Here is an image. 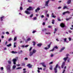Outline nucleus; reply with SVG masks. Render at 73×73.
Segmentation results:
<instances>
[{
	"instance_id": "nucleus-1",
	"label": "nucleus",
	"mask_w": 73,
	"mask_h": 73,
	"mask_svg": "<svg viewBox=\"0 0 73 73\" xmlns=\"http://www.w3.org/2000/svg\"><path fill=\"white\" fill-rule=\"evenodd\" d=\"M36 52V50L35 49H33V52H30V56H31L34 53H35Z\"/></svg>"
},
{
	"instance_id": "nucleus-2",
	"label": "nucleus",
	"mask_w": 73,
	"mask_h": 73,
	"mask_svg": "<svg viewBox=\"0 0 73 73\" xmlns=\"http://www.w3.org/2000/svg\"><path fill=\"white\" fill-rule=\"evenodd\" d=\"M58 66V64H57L55 66V67L54 68V70L55 73H57V68Z\"/></svg>"
},
{
	"instance_id": "nucleus-3",
	"label": "nucleus",
	"mask_w": 73,
	"mask_h": 73,
	"mask_svg": "<svg viewBox=\"0 0 73 73\" xmlns=\"http://www.w3.org/2000/svg\"><path fill=\"white\" fill-rule=\"evenodd\" d=\"M7 69L9 72H11V66L10 65H8L7 67Z\"/></svg>"
},
{
	"instance_id": "nucleus-4",
	"label": "nucleus",
	"mask_w": 73,
	"mask_h": 73,
	"mask_svg": "<svg viewBox=\"0 0 73 73\" xmlns=\"http://www.w3.org/2000/svg\"><path fill=\"white\" fill-rule=\"evenodd\" d=\"M12 61H13V64H14V65H16V62L17 61V59L16 58H14L13 59Z\"/></svg>"
},
{
	"instance_id": "nucleus-5",
	"label": "nucleus",
	"mask_w": 73,
	"mask_h": 73,
	"mask_svg": "<svg viewBox=\"0 0 73 73\" xmlns=\"http://www.w3.org/2000/svg\"><path fill=\"white\" fill-rule=\"evenodd\" d=\"M27 11H32V10H33V8L32 7L29 6V8H27Z\"/></svg>"
},
{
	"instance_id": "nucleus-6",
	"label": "nucleus",
	"mask_w": 73,
	"mask_h": 73,
	"mask_svg": "<svg viewBox=\"0 0 73 73\" xmlns=\"http://www.w3.org/2000/svg\"><path fill=\"white\" fill-rule=\"evenodd\" d=\"M54 48H55L56 49H58V47L57 46H55V47H54V48H53L50 51V52H52L53 51H54Z\"/></svg>"
},
{
	"instance_id": "nucleus-7",
	"label": "nucleus",
	"mask_w": 73,
	"mask_h": 73,
	"mask_svg": "<svg viewBox=\"0 0 73 73\" xmlns=\"http://www.w3.org/2000/svg\"><path fill=\"white\" fill-rule=\"evenodd\" d=\"M49 0H48L45 2V5L46 7H48V4H49Z\"/></svg>"
},
{
	"instance_id": "nucleus-8",
	"label": "nucleus",
	"mask_w": 73,
	"mask_h": 73,
	"mask_svg": "<svg viewBox=\"0 0 73 73\" xmlns=\"http://www.w3.org/2000/svg\"><path fill=\"white\" fill-rule=\"evenodd\" d=\"M32 65L31 64H28L27 65V66H28L29 68H32Z\"/></svg>"
},
{
	"instance_id": "nucleus-9",
	"label": "nucleus",
	"mask_w": 73,
	"mask_h": 73,
	"mask_svg": "<svg viewBox=\"0 0 73 73\" xmlns=\"http://www.w3.org/2000/svg\"><path fill=\"white\" fill-rule=\"evenodd\" d=\"M60 26L62 28H64L65 27V24L63 23H61L60 24Z\"/></svg>"
},
{
	"instance_id": "nucleus-10",
	"label": "nucleus",
	"mask_w": 73,
	"mask_h": 73,
	"mask_svg": "<svg viewBox=\"0 0 73 73\" xmlns=\"http://www.w3.org/2000/svg\"><path fill=\"white\" fill-rule=\"evenodd\" d=\"M40 64L42 65V66L44 68H46V65L45 64V62H43L42 63H41Z\"/></svg>"
},
{
	"instance_id": "nucleus-11",
	"label": "nucleus",
	"mask_w": 73,
	"mask_h": 73,
	"mask_svg": "<svg viewBox=\"0 0 73 73\" xmlns=\"http://www.w3.org/2000/svg\"><path fill=\"white\" fill-rule=\"evenodd\" d=\"M40 8L39 7H38L35 10V12L37 13V12H38V11H40Z\"/></svg>"
},
{
	"instance_id": "nucleus-12",
	"label": "nucleus",
	"mask_w": 73,
	"mask_h": 73,
	"mask_svg": "<svg viewBox=\"0 0 73 73\" xmlns=\"http://www.w3.org/2000/svg\"><path fill=\"white\" fill-rule=\"evenodd\" d=\"M65 47H63L62 48L60 49V50L59 51V52H62V51L63 50H64L65 49Z\"/></svg>"
},
{
	"instance_id": "nucleus-13",
	"label": "nucleus",
	"mask_w": 73,
	"mask_h": 73,
	"mask_svg": "<svg viewBox=\"0 0 73 73\" xmlns=\"http://www.w3.org/2000/svg\"><path fill=\"white\" fill-rule=\"evenodd\" d=\"M64 66H65V62H63V63H62V64L61 65V68H63Z\"/></svg>"
},
{
	"instance_id": "nucleus-14",
	"label": "nucleus",
	"mask_w": 73,
	"mask_h": 73,
	"mask_svg": "<svg viewBox=\"0 0 73 73\" xmlns=\"http://www.w3.org/2000/svg\"><path fill=\"white\" fill-rule=\"evenodd\" d=\"M25 13L27 14V15H29V14H30V12L28 11H25Z\"/></svg>"
},
{
	"instance_id": "nucleus-15",
	"label": "nucleus",
	"mask_w": 73,
	"mask_h": 73,
	"mask_svg": "<svg viewBox=\"0 0 73 73\" xmlns=\"http://www.w3.org/2000/svg\"><path fill=\"white\" fill-rule=\"evenodd\" d=\"M41 45H42V44L41 43L38 44H37V46H39V47H41Z\"/></svg>"
},
{
	"instance_id": "nucleus-16",
	"label": "nucleus",
	"mask_w": 73,
	"mask_h": 73,
	"mask_svg": "<svg viewBox=\"0 0 73 73\" xmlns=\"http://www.w3.org/2000/svg\"><path fill=\"white\" fill-rule=\"evenodd\" d=\"M71 3V0H68L67 1V4H70Z\"/></svg>"
},
{
	"instance_id": "nucleus-17",
	"label": "nucleus",
	"mask_w": 73,
	"mask_h": 73,
	"mask_svg": "<svg viewBox=\"0 0 73 73\" xmlns=\"http://www.w3.org/2000/svg\"><path fill=\"white\" fill-rule=\"evenodd\" d=\"M11 53L13 54H16V53H17V52L13 51H12L11 52Z\"/></svg>"
},
{
	"instance_id": "nucleus-18",
	"label": "nucleus",
	"mask_w": 73,
	"mask_h": 73,
	"mask_svg": "<svg viewBox=\"0 0 73 73\" xmlns=\"http://www.w3.org/2000/svg\"><path fill=\"white\" fill-rule=\"evenodd\" d=\"M7 46L8 47H9L10 46H12V44L11 43H9V44L7 45Z\"/></svg>"
},
{
	"instance_id": "nucleus-19",
	"label": "nucleus",
	"mask_w": 73,
	"mask_h": 73,
	"mask_svg": "<svg viewBox=\"0 0 73 73\" xmlns=\"http://www.w3.org/2000/svg\"><path fill=\"white\" fill-rule=\"evenodd\" d=\"M42 32H46V29H42Z\"/></svg>"
},
{
	"instance_id": "nucleus-20",
	"label": "nucleus",
	"mask_w": 73,
	"mask_h": 73,
	"mask_svg": "<svg viewBox=\"0 0 73 73\" xmlns=\"http://www.w3.org/2000/svg\"><path fill=\"white\" fill-rule=\"evenodd\" d=\"M16 68V66L15 65H13V70H15V68Z\"/></svg>"
},
{
	"instance_id": "nucleus-21",
	"label": "nucleus",
	"mask_w": 73,
	"mask_h": 73,
	"mask_svg": "<svg viewBox=\"0 0 73 73\" xmlns=\"http://www.w3.org/2000/svg\"><path fill=\"white\" fill-rule=\"evenodd\" d=\"M67 59H68V57L64 58H63V60H64V61H66Z\"/></svg>"
},
{
	"instance_id": "nucleus-22",
	"label": "nucleus",
	"mask_w": 73,
	"mask_h": 73,
	"mask_svg": "<svg viewBox=\"0 0 73 73\" xmlns=\"http://www.w3.org/2000/svg\"><path fill=\"white\" fill-rule=\"evenodd\" d=\"M49 69L50 70H52V69H53V67L52 66H50V67L49 68Z\"/></svg>"
},
{
	"instance_id": "nucleus-23",
	"label": "nucleus",
	"mask_w": 73,
	"mask_h": 73,
	"mask_svg": "<svg viewBox=\"0 0 73 73\" xmlns=\"http://www.w3.org/2000/svg\"><path fill=\"white\" fill-rule=\"evenodd\" d=\"M63 9H68V7L66 6H64L63 8Z\"/></svg>"
},
{
	"instance_id": "nucleus-24",
	"label": "nucleus",
	"mask_w": 73,
	"mask_h": 73,
	"mask_svg": "<svg viewBox=\"0 0 73 73\" xmlns=\"http://www.w3.org/2000/svg\"><path fill=\"white\" fill-rule=\"evenodd\" d=\"M4 18V16H3L2 17H1L0 18V19L1 20V21H3V19Z\"/></svg>"
},
{
	"instance_id": "nucleus-25",
	"label": "nucleus",
	"mask_w": 73,
	"mask_h": 73,
	"mask_svg": "<svg viewBox=\"0 0 73 73\" xmlns=\"http://www.w3.org/2000/svg\"><path fill=\"white\" fill-rule=\"evenodd\" d=\"M66 13H68V14L70 13V12H69V11H66Z\"/></svg>"
},
{
	"instance_id": "nucleus-26",
	"label": "nucleus",
	"mask_w": 73,
	"mask_h": 73,
	"mask_svg": "<svg viewBox=\"0 0 73 73\" xmlns=\"http://www.w3.org/2000/svg\"><path fill=\"white\" fill-rule=\"evenodd\" d=\"M16 40H17V37H15L14 38V40L15 41H16Z\"/></svg>"
},
{
	"instance_id": "nucleus-27",
	"label": "nucleus",
	"mask_w": 73,
	"mask_h": 73,
	"mask_svg": "<svg viewBox=\"0 0 73 73\" xmlns=\"http://www.w3.org/2000/svg\"><path fill=\"white\" fill-rule=\"evenodd\" d=\"M50 34L51 33L50 32L45 33V34H46V35H50Z\"/></svg>"
},
{
	"instance_id": "nucleus-28",
	"label": "nucleus",
	"mask_w": 73,
	"mask_h": 73,
	"mask_svg": "<svg viewBox=\"0 0 73 73\" xmlns=\"http://www.w3.org/2000/svg\"><path fill=\"white\" fill-rule=\"evenodd\" d=\"M32 43H33V45H36V42H35L33 41Z\"/></svg>"
},
{
	"instance_id": "nucleus-29",
	"label": "nucleus",
	"mask_w": 73,
	"mask_h": 73,
	"mask_svg": "<svg viewBox=\"0 0 73 73\" xmlns=\"http://www.w3.org/2000/svg\"><path fill=\"white\" fill-rule=\"evenodd\" d=\"M50 45H51V44H50L48 45V48H50Z\"/></svg>"
},
{
	"instance_id": "nucleus-30",
	"label": "nucleus",
	"mask_w": 73,
	"mask_h": 73,
	"mask_svg": "<svg viewBox=\"0 0 73 73\" xmlns=\"http://www.w3.org/2000/svg\"><path fill=\"white\" fill-rule=\"evenodd\" d=\"M8 64H11V61H8Z\"/></svg>"
},
{
	"instance_id": "nucleus-31",
	"label": "nucleus",
	"mask_w": 73,
	"mask_h": 73,
	"mask_svg": "<svg viewBox=\"0 0 73 73\" xmlns=\"http://www.w3.org/2000/svg\"><path fill=\"white\" fill-rule=\"evenodd\" d=\"M46 17H49V15L48 14H47L46 15Z\"/></svg>"
},
{
	"instance_id": "nucleus-32",
	"label": "nucleus",
	"mask_w": 73,
	"mask_h": 73,
	"mask_svg": "<svg viewBox=\"0 0 73 73\" xmlns=\"http://www.w3.org/2000/svg\"><path fill=\"white\" fill-rule=\"evenodd\" d=\"M31 40V38H28L27 39V41H30V40Z\"/></svg>"
},
{
	"instance_id": "nucleus-33",
	"label": "nucleus",
	"mask_w": 73,
	"mask_h": 73,
	"mask_svg": "<svg viewBox=\"0 0 73 73\" xmlns=\"http://www.w3.org/2000/svg\"><path fill=\"white\" fill-rule=\"evenodd\" d=\"M38 70H42V68H38Z\"/></svg>"
},
{
	"instance_id": "nucleus-34",
	"label": "nucleus",
	"mask_w": 73,
	"mask_h": 73,
	"mask_svg": "<svg viewBox=\"0 0 73 73\" xmlns=\"http://www.w3.org/2000/svg\"><path fill=\"white\" fill-rule=\"evenodd\" d=\"M32 47H30V48L29 49V51H31V50H32Z\"/></svg>"
},
{
	"instance_id": "nucleus-35",
	"label": "nucleus",
	"mask_w": 73,
	"mask_h": 73,
	"mask_svg": "<svg viewBox=\"0 0 73 73\" xmlns=\"http://www.w3.org/2000/svg\"><path fill=\"white\" fill-rule=\"evenodd\" d=\"M12 40V38H11L9 39L8 41H11Z\"/></svg>"
},
{
	"instance_id": "nucleus-36",
	"label": "nucleus",
	"mask_w": 73,
	"mask_h": 73,
	"mask_svg": "<svg viewBox=\"0 0 73 73\" xmlns=\"http://www.w3.org/2000/svg\"><path fill=\"white\" fill-rule=\"evenodd\" d=\"M52 24H54V20H52Z\"/></svg>"
},
{
	"instance_id": "nucleus-37",
	"label": "nucleus",
	"mask_w": 73,
	"mask_h": 73,
	"mask_svg": "<svg viewBox=\"0 0 73 73\" xmlns=\"http://www.w3.org/2000/svg\"><path fill=\"white\" fill-rule=\"evenodd\" d=\"M65 69H64L62 73H65Z\"/></svg>"
},
{
	"instance_id": "nucleus-38",
	"label": "nucleus",
	"mask_w": 73,
	"mask_h": 73,
	"mask_svg": "<svg viewBox=\"0 0 73 73\" xmlns=\"http://www.w3.org/2000/svg\"><path fill=\"white\" fill-rule=\"evenodd\" d=\"M28 1L29 3H32V1H30L29 0H28Z\"/></svg>"
},
{
	"instance_id": "nucleus-39",
	"label": "nucleus",
	"mask_w": 73,
	"mask_h": 73,
	"mask_svg": "<svg viewBox=\"0 0 73 73\" xmlns=\"http://www.w3.org/2000/svg\"><path fill=\"white\" fill-rule=\"evenodd\" d=\"M16 70H17V69H21V67H18L17 68H16Z\"/></svg>"
},
{
	"instance_id": "nucleus-40",
	"label": "nucleus",
	"mask_w": 73,
	"mask_h": 73,
	"mask_svg": "<svg viewBox=\"0 0 73 73\" xmlns=\"http://www.w3.org/2000/svg\"><path fill=\"white\" fill-rule=\"evenodd\" d=\"M68 56H69V54H66V57H67V58H68Z\"/></svg>"
},
{
	"instance_id": "nucleus-41",
	"label": "nucleus",
	"mask_w": 73,
	"mask_h": 73,
	"mask_svg": "<svg viewBox=\"0 0 73 73\" xmlns=\"http://www.w3.org/2000/svg\"><path fill=\"white\" fill-rule=\"evenodd\" d=\"M22 66H24L25 65V63H23L22 64Z\"/></svg>"
},
{
	"instance_id": "nucleus-42",
	"label": "nucleus",
	"mask_w": 73,
	"mask_h": 73,
	"mask_svg": "<svg viewBox=\"0 0 73 73\" xmlns=\"http://www.w3.org/2000/svg\"><path fill=\"white\" fill-rule=\"evenodd\" d=\"M35 32H36V31H33L32 33H35Z\"/></svg>"
},
{
	"instance_id": "nucleus-43",
	"label": "nucleus",
	"mask_w": 73,
	"mask_h": 73,
	"mask_svg": "<svg viewBox=\"0 0 73 73\" xmlns=\"http://www.w3.org/2000/svg\"><path fill=\"white\" fill-rule=\"evenodd\" d=\"M6 34H8V35H9V32H6Z\"/></svg>"
},
{
	"instance_id": "nucleus-44",
	"label": "nucleus",
	"mask_w": 73,
	"mask_h": 73,
	"mask_svg": "<svg viewBox=\"0 0 73 73\" xmlns=\"http://www.w3.org/2000/svg\"><path fill=\"white\" fill-rule=\"evenodd\" d=\"M64 42H66V38H65L64 39Z\"/></svg>"
},
{
	"instance_id": "nucleus-45",
	"label": "nucleus",
	"mask_w": 73,
	"mask_h": 73,
	"mask_svg": "<svg viewBox=\"0 0 73 73\" xmlns=\"http://www.w3.org/2000/svg\"><path fill=\"white\" fill-rule=\"evenodd\" d=\"M54 31H55L56 32H57V29L56 28H55L54 29Z\"/></svg>"
},
{
	"instance_id": "nucleus-46",
	"label": "nucleus",
	"mask_w": 73,
	"mask_h": 73,
	"mask_svg": "<svg viewBox=\"0 0 73 73\" xmlns=\"http://www.w3.org/2000/svg\"><path fill=\"white\" fill-rule=\"evenodd\" d=\"M58 20L59 21H61V20L59 18H58Z\"/></svg>"
},
{
	"instance_id": "nucleus-47",
	"label": "nucleus",
	"mask_w": 73,
	"mask_h": 73,
	"mask_svg": "<svg viewBox=\"0 0 73 73\" xmlns=\"http://www.w3.org/2000/svg\"><path fill=\"white\" fill-rule=\"evenodd\" d=\"M69 41H71V40H72V39L70 37H69Z\"/></svg>"
},
{
	"instance_id": "nucleus-48",
	"label": "nucleus",
	"mask_w": 73,
	"mask_h": 73,
	"mask_svg": "<svg viewBox=\"0 0 73 73\" xmlns=\"http://www.w3.org/2000/svg\"><path fill=\"white\" fill-rule=\"evenodd\" d=\"M23 7H20V10H23Z\"/></svg>"
},
{
	"instance_id": "nucleus-49",
	"label": "nucleus",
	"mask_w": 73,
	"mask_h": 73,
	"mask_svg": "<svg viewBox=\"0 0 73 73\" xmlns=\"http://www.w3.org/2000/svg\"><path fill=\"white\" fill-rule=\"evenodd\" d=\"M44 49L46 50H47V49H49V48H47V47H45Z\"/></svg>"
},
{
	"instance_id": "nucleus-50",
	"label": "nucleus",
	"mask_w": 73,
	"mask_h": 73,
	"mask_svg": "<svg viewBox=\"0 0 73 73\" xmlns=\"http://www.w3.org/2000/svg\"><path fill=\"white\" fill-rule=\"evenodd\" d=\"M66 13V12H64L62 14L63 15H65V14Z\"/></svg>"
},
{
	"instance_id": "nucleus-51",
	"label": "nucleus",
	"mask_w": 73,
	"mask_h": 73,
	"mask_svg": "<svg viewBox=\"0 0 73 73\" xmlns=\"http://www.w3.org/2000/svg\"><path fill=\"white\" fill-rule=\"evenodd\" d=\"M53 64V62H51L49 63V64H50V65L51 64Z\"/></svg>"
},
{
	"instance_id": "nucleus-52",
	"label": "nucleus",
	"mask_w": 73,
	"mask_h": 73,
	"mask_svg": "<svg viewBox=\"0 0 73 73\" xmlns=\"http://www.w3.org/2000/svg\"><path fill=\"white\" fill-rule=\"evenodd\" d=\"M28 46H29V45H26L25 46V48H27Z\"/></svg>"
},
{
	"instance_id": "nucleus-53",
	"label": "nucleus",
	"mask_w": 73,
	"mask_h": 73,
	"mask_svg": "<svg viewBox=\"0 0 73 73\" xmlns=\"http://www.w3.org/2000/svg\"><path fill=\"white\" fill-rule=\"evenodd\" d=\"M28 59L27 58H25V60H28Z\"/></svg>"
},
{
	"instance_id": "nucleus-54",
	"label": "nucleus",
	"mask_w": 73,
	"mask_h": 73,
	"mask_svg": "<svg viewBox=\"0 0 73 73\" xmlns=\"http://www.w3.org/2000/svg\"><path fill=\"white\" fill-rule=\"evenodd\" d=\"M37 19V18L36 17H35L34 18V20H36Z\"/></svg>"
},
{
	"instance_id": "nucleus-55",
	"label": "nucleus",
	"mask_w": 73,
	"mask_h": 73,
	"mask_svg": "<svg viewBox=\"0 0 73 73\" xmlns=\"http://www.w3.org/2000/svg\"><path fill=\"white\" fill-rule=\"evenodd\" d=\"M33 14H32L31 15H30V17H33Z\"/></svg>"
},
{
	"instance_id": "nucleus-56",
	"label": "nucleus",
	"mask_w": 73,
	"mask_h": 73,
	"mask_svg": "<svg viewBox=\"0 0 73 73\" xmlns=\"http://www.w3.org/2000/svg\"><path fill=\"white\" fill-rule=\"evenodd\" d=\"M52 17H53L54 18H56V16L52 15Z\"/></svg>"
},
{
	"instance_id": "nucleus-57",
	"label": "nucleus",
	"mask_w": 73,
	"mask_h": 73,
	"mask_svg": "<svg viewBox=\"0 0 73 73\" xmlns=\"http://www.w3.org/2000/svg\"><path fill=\"white\" fill-rule=\"evenodd\" d=\"M61 7H58V9H61Z\"/></svg>"
},
{
	"instance_id": "nucleus-58",
	"label": "nucleus",
	"mask_w": 73,
	"mask_h": 73,
	"mask_svg": "<svg viewBox=\"0 0 73 73\" xmlns=\"http://www.w3.org/2000/svg\"><path fill=\"white\" fill-rule=\"evenodd\" d=\"M41 17L42 18H43V17H44V15H42V16H41Z\"/></svg>"
},
{
	"instance_id": "nucleus-59",
	"label": "nucleus",
	"mask_w": 73,
	"mask_h": 73,
	"mask_svg": "<svg viewBox=\"0 0 73 73\" xmlns=\"http://www.w3.org/2000/svg\"><path fill=\"white\" fill-rule=\"evenodd\" d=\"M48 28H52V27L51 26H48Z\"/></svg>"
},
{
	"instance_id": "nucleus-60",
	"label": "nucleus",
	"mask_w": 73,
	"mask_h": 73,
	"mask_svg": "<svg viewBox=\"0 0 73 73\" xmlns=\"http://www.w3.org/2000/svg\"><path fill=\"white\" fill-rule=\"evenodd\" d=\"M1 70H3V69H4V68H3V67H1Z\"/></svg>"
},
{
	"instance_id": "nucleus-61",
	"label": "nucleus",
	"mask_w": 73,
	"mask_h": 73,
	"mask_svg": "<svg viewBox=\"0 0 73 73\" xmlns=\"http://www.w3.org/2000/svg\"><path fill=\"white\" fill-rule=\"evenodd\" d=\"M58 68L59 69H60V70H61V67H60V66H58Z\"/></svg>"
},
{
	"instance_id": "nucleus-62",
	"label": "nucleus",
	"mask_w": 73,
	"mask_h": 73,
	"mask_svg": "<svg viewBox=\"0 0 73 73\" xmlns=\"http://www.w3.org/2000/svg\"><path fill=\"white\" fill-rule=\"evenodd\" d=\"M42 25H45V23L44 22H43V23Z\"/></svg>"
},
{
	"instance_id": "nucleus-63",
	"label": "nucleus",
	"mask_w": 73,
	"mask_h": 73,
	"mask_svg": "<svg viewBox=\"0 0 73 73\" xmlns=\"http://www.w3.org/2000/svg\"><path fill=\"white\" fill-rule=\"evenodd\" d=\"M68 32H69V33H72V31H71L69 30L68 31Z\"/></svg>"
},
{
	"instance_id": "nucleus-64",
	"label": "nucleus",
	"mask_w": 73,
	"mask_h": 73,
	"mask_svg": "<svg viewBox=\"0 0 73 73\" xmlns=\"http://www.w3.org/2000/svg\"><path fill=\"white\" fill-rule=\"evenodd\" d=\"M53 56H54V55H53L52 54H51V57H53Z\"/></svg>"
}]
</instances>
